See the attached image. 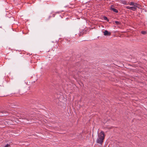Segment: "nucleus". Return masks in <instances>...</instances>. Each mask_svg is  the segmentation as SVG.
<instances>
[{"label": "nucleus", "instance_id": "1", "mask_svg": "<svg viewBox=\"0 0 147 147\" xmlns=\"http://www.w3.org/2000/svg\"><path fill=\"white\" fill-rule=\"evenodd\" d=\"M105 135L104 132L101 131L98 135V137L97 139L96 142L100 145H102L103 140L104 139Z\"/></svg>", "mask_w": 147, "mask_h": 147}, {"label": "nucleus", "instance_id": "2", "mask_svg": "<svg viewBox=\"0 0 147 147\" xmlns=\"http://www.w3.org/2000/svg\"><path fill=\"white\" fill-rule=\"evenodd\" d=\"M114 6L113 5H111V6L110 7V9L111 10L113 11L114 12H115V13H118V11L117 9H115L114 7Z\"/></svg>", "mask_w": 147, "mask_h": 147}, {"label": "nucleus", "instance_id": "3", "mask_svg": "<svg viewBox=\"0 0 147 147\" xmlns=\"http://www.w3.org/2000/svg\"><path fill=\"white\" fill-rule=\"evenodd\" d=\"M105 36L107 35H111V33L109 32L107 30H105L104 32H103Z\"/></svg>", "mask_w": 147, "mask_h": 147}, {"label": "nucleus", "instance_id": "4", "mask_svg": "<svg viewBox=\"0 0 147 147\" xmlns=\"http://www.w3.org/2000/svg\"><path fill=\"white\" fill-rule=\"evenodd\" d=\"M129 4L130 5H132L133 6H138V4L136 3L133 2H131L130 3H129Z\"/></svg>", "mask_w": 147, "mask_h": 147}, {"label": "nucleus", "instance_id": "5", "mask_svg": "<svg viewBox=\"0 0 147 147\" xmlns=\"http://www.w3.org/2000/svg\"><path fill=\"white\" fill-rule=\"evenodd\" d=\"M138 6H135L131 7L130 10L135 11L137 9V8L138 7Z\"/></svg>", "mask_w": 147, "mask_h": 147}, {"label": "nucleus", "instance_id": "6", "mask_svg": "<svg viewBox=\"0 0 147 147\" xmlns=\"http://www.w3.org/2000/svg\"><path fill=\"white\" fill-rule=\"evenodd\" d=\"M121 3L125 5H129V2H127L125 1H121Z\"/></svg>", "mask_w": 147, "mask_h": 147}, {"label": "nucleus", "instance_id": "7", "mask_svg": "<svg viewBox=\"0 0 147 147\" xmlns=\"http://www.w3.org/2000/svg\"><path fill=\"white\" fill-rule=\"evenodd\" d=\"M141 33L143 34H146V32L145 31H142L141 32Z\"/></svg>", "mask_w": 147, "mask_h": 147}, {"label": "nucleus", "instance_id": "8", "mask_svg": "<svg viewBox=\"0 0 147 147\" xmlns=\"http://www.w3.org/2000/svg\"><path fill=\"white\" fill-rule=\"evenodd\" d=\"M131 7H130V6H125V7L127 9H131Z\"/></svg>", "mask_w": 147, "mask_h": 147}, {"label": "nucleus", "instance_id": "9", "mask_svg": "<svg viewBox=\"0 0 147 147\" xmlns=\"http://www.w3.org/2000/svg\"><path fill=\"white\" fill-rule=\"evenodd\" d=\"M10 145L9 144H7L4 147H10Z\"/></svg>", "mask_w": 147, "mask_h": 147}, {"label": "nucleus", "instance_id": "10", "mask_svg": "<svg viewBox=\"0 0 147 147\" xmlns=\"http://www.w3.org/2000/svg\"><path fill=\"white\" fill-rule=\"evenodd\" d=\"M115 23L117 24H119V22L118 21H115Z\"/></svg>", "mask_w": 147, "mask_h": 147}, {"label": "nucleus", "instance_id": "11", "mask_svg": "<svg viewBox=\"0 0 147 147\" xmlns=\"http://www.w3.org/2000/svg\"><path fill=\"white\" fill-rule=\"evenodd\" d=\"M107 19V17H105V20H106Z\"/></svg>", "mask_w": 147, "mask_h": 147}]
</instances>
